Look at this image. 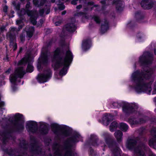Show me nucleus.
<instances>
[{
    "mask_svg": "<svg viewBox=\"0 0 156 156\" xmlns=\"http://www.w3.org/2000/svg\"><path fill=\"white\" fill-rule=\"evenodd\" d=\"M39 1L38 0H33V3L35 5H37V7H39V4L38 3Z\"/></svg>",
    "mask_w": 156,
    "mask_h": 156,
    "instance_id": "ea45409f",
    "label": "nucleus"
},
{
    "mask_svg": "<svg viewBox=\"0 0 156 156\" xmlns=\"http://www.w3.org/2000/svg\"><path fill=\"white\" fill-rule=\"evenodd\" d=\"M33 62H31L30 63L28 64L27 68L25 71L26 73H31L34 70V67L32 65Z\"/></svg>",
    "mask_w": 156,
    "mask_h": 156,
    "instance_id": "aec40b11",
    "label": "nucleus"
},
{
    "mask_svg": "<svg viewBox=\"0 0 156 156\" xmlns=\"http://www.w3.org/2000/svg\"><path fill=\"white\" fill-rule=\"evenodd\" d=\"M152 94H156V87L154 89V90L152 92Z\"/></svg>",
    "mask_w": 156,
    "mask_h": 156,
    "instance_id": "13d9d810",
    "label": "nucleus"
},
{
    "mask_svg": "<svg viewBox=\"0 0 156 156\" xmlns=\"http://www.w3.org/2000/svg\"><path fill=\"white\" fill-rule=\"evenodd\" d=\"M81 7H82L81 5H79L76 6V8L77 9H79L81 8Z\"/></svg>",
    "mask_w": 156,
    "mask_h": 156,
    "instance_id": "e2e57ef3",
    "label": "nucleus"
},
{
    "mask_svg": "<svg viewBox=\"0 0 156 156\" xmlns=\"http://www.w3.org/2000/svg\"><path fill=\"white\" fill-rule=\"evenodd\" d=\"M11 71V69L10 68H9L5 72V73L7 74H9L10 73Z\"/></svg>",
    "mask_w": 156,
    "mask_h": 156,
    "instance_id": "37998d69",
    "label": "nucleus"
},
{
    "mask_svg": "<svg viewBox=\"0 0 156 156\" xmlns=\"http://www.w3.org/2000/svg\"><path fill=\"white\" fill-rule=\"evenodd\" d=\"M93 2H89L88 3V5H93Z\"/></svg>",
    "mask_w": 156,
    "mask_h": 156,
    "instance_id": "338daca9",
    "label": "nucleus"
},
{
    "mask_svg": "<svg viewBox=\"0 0 156 156\" xmlns=\"http://www.w3.org/2000/svg\"><path fill=\"white\" fill-rule=\"evenodd\" d=\"M155 2H154L151 0H144L141 2L142 7L144 9H151L153 6V5L155 4Z\"/></svg>",
    "mask_w": 156,
    "mask_h": 156,
    "instance_id": "1a4fd4ad",
    "label": "nucleus"
},
{
    "mask_svg": "<svg viewBox=\"0 0 156 156\" xmlns=\"http://www.w3.org/2000/svg\"><path fill=\"white\" fill-rule=\"evenodd\" d=\"M145 118H146L144 117L143 119L142 120H140L139 121H137L136 119H130L129 120V122L131 125L143 123L145 122V120H144V119H145Z\"/></svg>",
    "mask_w": 156,
    "mask_h": 156,
    "instance_id": "a211bd4d",
    "label": "nucleus"
},
{
    "mask_svg": "<svg viewBox=\"0 0 156 156\" xmlns=\"http://www.w3.org/2000/svg\"><path fill=\"white\" fill-rule=\"evenodd\" d=\"M113 117L110 115L106 114L104 115L102 118V120L100 121V122L103 124L104 126H107L112 119Z\"/></svg>",
    "mask_w": 156,
    "mask_h": 156,
    "instance_id": "9b49d317",
    "label": "nucleus"
},
{
    "mask_svg": "<svg viewBox=\"0 0 156 156\" xmlns=\"http://www.w3.org/2000/svg\"><path fill=\"white\" fill-rule=\"evenodd\" d=\"M27 15L28 16L30 17L35 14L34 11L33 10L27 9Z\"/></svg>",
    "mask_w": 156,
    "mask_h": 156,
    "instance_id": "7c9ffc66",
    "label": "nucleus"
},
{
    "mask_svg": "<svg viewBox=\"0 0 156 156\" xmlns=\"http://www.w3.org/2000/svg\"><path fill=\"white\" fill-rule=\"evenodd\" d=\"M49 79V76L47 75L41 74L40 75V83L47 82Z\"/></svg>",
    "mask_w": 156,
    "mask_h": 156,
    "instance_id": "4be33fe9",
    "label": "nucleus"
},
{
    "mask_svg": "<svg viewBox=\"0 0 156 156\" xmlns=\"http://www.w3.org/2000/svg\"><path fill=\"white\" fill-rule=\"evenodd\" d=\"M5 27L3 26L1 27L0 28V30L1 32H2L4 31V30H5Z\"/></svg>",
    "mask_w": 156,
    "mask_h": 156,
    "instance_id": "6e6d98bb",
    "label": "nucleus"
},
{
    "mask_svg": "<svg viewBox=\"0 0 156 156\" xmlns=\"http://www.w3.org/2000/svg\"><path fill=\"white\" fill-rule=\"evenodd\" d=\"M8 7L5 5L3 8V11L5 12H6L7 11Z\"/></svg>",
    "mask_w": 156,
    "mask_h": 156,
    "instance_id": "c03bdc74",
    "label": "nucleus"
},
{
    "mask_svg": "<svg viewBox=\"0 0 156 156\" xmlns=\"http://www.w3.org/2000/svg\"><path fill=\"white\" fill-rule=\"evenodd\" d=\"M120 129L124 132L126 131L128 129V127H121Z\"/></svg>",
    "mask_w": 156,
    "mask_h": 156,
    "instance_id": "603ef678",
    "label": "nucleus"
},
{
    "mask_svg": "<svg viewBox=\"0 0 156 156\" xmlns=\"http://www.w3.org/2000/svg\"><path fill=\"white\" fill-rule=\"evenodd\" d=\"M94 19L96 23H100V20L98 17L97 16H95L94 17Z\"/></svg>",
    "mask_w": 156,
    "mask_h": 156,
    "instance_id": "4c0bfd02",
    "label": "nucleus"
},
{
    "mask_svg": "<svg viewBox=\"0 0 156 156\" xmlns=\"http://www.w3.org/2000/svg\"><path fill=\"white\" fill-rule=\"evenodd\" d=\"M10 13L12 14V15H13V14H14V12L13 10H11L10 11Z\"/></svg>",
    "mask_w": 156,
    "mask_h": 156,
    "instance_id": "69168bd1",
    "label": "nucleus"
},
{
    "mask_svg": "<svg viewBox=\"0 0 156 156\" xmlns=\"http://www.w3.org/2000/svg\"><path fill=\"white\" fill-rule=\"evenodd\" d=\"M23 27V25H20L18 27V29L20 30L22 29Z\"/></svg>",
    "mask_w": 156,
    "mask_h": 156,
    "instance_id": "bf43d9fd",
    "label": "nucleus"
},
{
    "mask_svg": "<svg viewBox=\"0 0 156 156\" xmlns=\"http://www.w3.org/2000/svg\"><path fill=\"white\" fill-rule=\"evenodd\" d=\"M32 8L31 6H30V2L27 1L25 9H29Z\"/></svg>",
    "mask_w": 156,
    "mask_h": 156,
    "instance_id": "72a5a7b5",
    "label": "nucleus"
},
{
    "mask_svg": "<svg viewBox=\"0 0 156 156\" xmlns=\"http://www.w3.org/2000/svg\"><path fill=\"white\" fill-rule=\"evenodd\" d=\"M14 85L12 86V89L13 91H15L17 89V87L16 86L17 85V81H16L15 84H13Z\"/></svg>",
    "mask_w": 156,
    "mask_h": 156,
    "instance_id": "a19ab883",
    "label": "nucleus"
},
{
    "mask_svg": "<svg viewBox=\"0 0 156 156\" xmlns=\"http://www.w3.org/2000/svg\"><path fill=\"white\" fill-rule=\"evenodd\" d=\"M13 133L12 129H10L0 131V136L2 138V141L3 144L5 145L10 138L12 137Z\"/></svg>",
    "mask_w": 156,
    "mask_h": 156,
    "instance_id": "39448f33",
    "label": "nucleus"
},
{
    "mask_svg": "<svg viewBox=\"0 0 156 156\" xmlns=\"http://www.w3.org/2000/svg\"><path fill=\"white\" fill-rule=\"evenodd\" d=\"M23 50V48L22 47H21L20 48L19 50L17 52V56H18L22 52Z\"/></svg>",
    "mask_w": 156,
    "mask_h": 156,
    "instance_id": "8fccbe9b",
    "label": "nucleus"
},
{
    "mask_svg": "<svg viewBox=\"0 0 156 156\" xmlns=\"http://www.w3.org/2000/svg\"><path fill=\"white\" fill-rule=\"evenodd\" d=\"M33 62L31 55L30 54H28L27 55L25 56L19 61L18 62L17 65L18 66L25 65L27 63L28 64L29 63H30Z\"/></svg>",
    "mask_w": 156,
    "mask_h": 156,
    "instance_id": "6e6552de",
    "label": "nucleus"
},
{
    "mask_svg": "<svg viewBox=\"0 0 156 156\" xmlns=\"http://www.w3.org/2000/svg\"><path fill=\"white\" fill-rule=\"evenodd\" d=\"M17 48V45L16 43H15L13 46V51H15Z\"/></svg>",
    "mask_w": 156,
    "mask_h": 156,
    "instance_id": "a18cd8bd",
    "label": "nucleus"
},
{
    "mask_svg": "<svg viewBox=\"0 0 156 156\" xmlns=\"http://www.w3.org/2000/svg\"><path fill=\"white\" fill-rule=\"evenodd\" d=\"M59 52L58 48H57L54 52V58L53 59L52 66L54 69H57L62 66L63 68L60 71V74L65 75L67 73V68L71 63L73 58V55L71 52L69 50L67 51L66 57L63 58H58L56 57Z\"/></svg>",
    "mask_w": 156,
    "mask_h": 156,
    "instance_id": "f03ea898",
    "label": "nucleus"
},
{
    "mask_svg": "<svg viewBox=\"0 0 156 156\" xmlns=\"http://www.w3.org/2000/svg\"><path fill=\"white\" fill-rule=\"evenodd\" d=\"M115 127H110V130L112 132H113L114 131Z\"/></svg>",
    "mask_w": 156,
    "mask_h": 156,
    "instance_id": "052dcab7",
    "label": "nucleus"
},
{
    "mask_svg": "<svg viewBox=\"0 0 156 156\" xmlns=\"http://www.w3.org/2000/svg\"><path fill=\"white\" fill-rule=\"evenodd\" d=\"M39 0L40 6H43L44 9V10L43 9L40 10V16H43L44 12L46 14H48L50 12V7L51 6L50 2L47 0Z\"/></svg>",
    "mask_w": 156,
    "mask_h": 156,
    "instance_id": "423d86ee",
    "label": "nucleus"
},
{
    "mask_svg": "<svg viewBox=\"0 0 156 156\" xmlns=\"http://www.w3.org/2000/svg\"><path fill=\"white\" fill-rule=\"evenodd\" d=\"M30 139L31 141H33L34 142H36L37 143L36 139L34 136H30Z\"/></svg>",
    "mask_w": 156,
    "mask_h": 156,
    "instance_id": "58836bf2",
    "label": "nucleus"
},
{
    "mask_svg": "<svg viewBox=\"0 0 156 156\" xmlns=\"http://www.w3.org/2000/svg\"><path fill=\"white\" fill-rule=\"evenodd\" d=\"M29 133L34 134L36 133L38 130L39 127H26Z\"/></svg>",
    "mask_w": 156,
    "mask_h": 156,
    "instance_id": "5701e85b",
    "label": "nucleus"
},
{
    "mask_svg": "<svg viewBox=\"0 0 156 156\" xmlns=\"http://www.w3.org/2000/svg\"><path fill=\"white\" fill-rule=\"evenodd\" d=\"M55 151L54 156H62L63 151H61V147L58 145H57L54 148Z\"/></svg>",
    "mask_w": 156,
    "mask_h": 156,
    "instance_id": "dca6fc26",
    "label": "nucleus"
},
{
    "mask_svg": "<svg viewBox=\"0 0 156 156\" xmlns=\"http://www.w3.org/2000/svg\"><path fill=\"white\" fill-rule=\"evenodd\" d=\"M149 145L151 147L156 150V140L153 138L150 139L149 142Z\"/></svg>",
    "mask_w": 156,
    "mask_h": 156,
    "instance_id": "393cba45",
    "label": "nucleus"
},
{
    "mask_svg": "<svg viewBox=\"0 0 156 156\" xmlns=\"http://www.w3.org/2000/svg\"><path fill=\"white\" fill-rule=\"evenodd\" d=\"M27 9H26L24 8H22L20 10V12L18 13L19 16L20 18H21L23 16L27 14Z\"/></svg>",
    "mask_w": 156,
    "mask_h": 156,
    "instance_id": "cd10ccee",
    "label": "nucleus"
},
{
    "mask_svg": "<svg viewBox=\"0 0 156 156\" xmlns=\"http://www.w3.org/2000/svg\"><path fill=\"white\" fill-rule=\"evenodd\" d=\"M146 147L144 144L137 147L134 150V154L136 156H146L145 152Z\"/></svg>",
    "mask_w": 156,
    "mask_h": 156,
    "instance_id": "0eeeda50",
    "label": "nucleus"
},
{
    "mask_svg": "<svg viewBox=\"0 0 156 156\" xmlns=\"http://www.w3.org/2000/svg\"><path fill=\"white\" fill-rule=\"evenodd\" d=\"M37 69L38 71H39V58L37 59Z\"/></svg>",
    "mask_w": 156,
    "mask_h": 156,
    "instance_id": "09e8293b",
    "label": "nucleus"
},
{
    "mask_svg": "<svg viewBox=\"0 0 156 156\" xmlns=\"http://www.w3.org/2000/svg\"><path fill=\"white\" fill-rule=\"evenodd\" d=\"M36 80H37V82L38 83H39V73H38L37 74V75L36 77Z\"/></svg>",
    "mask_w": 156,
    "mask_h": 156,
    "instance_id": "4d7b16f0",
    "label": "nucleus"
},
{
    "mask_svg": "<svg viewBox=\"0 0 156 156\" xmlns=\"http://www.w3.org/2000/svg\"><path fill=\"white\" fill-rule=\"evenodd\" d=\"M9 38L10 43L11 44L13 45L14 44V41L16 38V35L12 34L10 33L9 35Z\"/></svg>",
    "mask_w": 156,
    "mask_h": 156,
    "instance_id": "a878e982",
    "label": "nucleus"
},
{
    "mask_svg": "<svg viewBox=\"0 0 156 156\" xmlns=\"http://www.w3.org/2000/svg\"><path fill=\"white\" fill-rule=\"evenodd\" d=\"M26 74L23 67H18L15 69L14 74H11L9 76V80L12 84H15L17 78L22 79Z\"/></svg>",
    "mask_w": 156,
    "mask_h": 156,
    "instance_id": "20e7f679",
    "label": "nucleus"
},
{
    "mask_svg": "<svg viewBox=\"0 0 156 156\" xmlns=\"http://www.w3.org/2000/svg\"><path fill=\"white\" fill-rule=\"evenodd\" d=\"M76 27L74 25V23H69L67 24L64 28L65 30L70 32H74L76 30Z\"/></svg>",
    "mask_w": 156,
    "mask_h": 156,
    "instance_id": "ddd939ff",
    "label": "nucleus"
},
{
    "mask_svg": "<svg viewBox=\"0 0 156 156\" xmlns=\"http://www.w3.org/2000/svg\"><path fill=\"white\" fill-rule=\"evenodd\" d=\"M60 23L59 22H56L55 23V25L56 26H58L59 25Z\"/></svg>",
    "mask_w": 156,
    "mask_h": 156,
    "instance_id": "680f3d73",
    "label": "nucleus"
},
{
    "mask_svg": "<svg viewBox=\"0 0 156 156\" xmlns=\"http://www.w3.org/2000/svg\"><path fill=\"white\" fill-rule=\"evenodd\" d=\"M117 122L115 121H114L112 122L110 127H117Z\"/></svg>",
    "mask_w": 156,
    "mask_h": 156,
    "instance_id": "e433bc0d",
    "label": "nucleus"
},
{
    "mask_svg": "<svg viewBox=\"0 0 156 156\" xmlns=\"http://www.w3.org/2000/svg\"><path fill=\"white\" fill-rule=\"evenodd\" d=\"M20 20H18L16 21V24L18 25L20 24L23 22L22 20H23V19L22 18H20Z\"/></svg>",
    "mask_w": 156,
    "mask_h": 156,
    "instance_id": "79ce46f5",
    "label": "nucleus"
},
{
    "mask_svg": "<svg viewBox=\"0 0 156 156\" xmlns=\"http://www.w3.org/2000/svg\"><path fill=\"white\" fill-rule=\"evenodd\" d=\"M5 105V102L3 101H1L0 102V108L4 106Z\"/></svg>",
    "mask_w": 156,
    "mask_h": 156,
    "instance_id": "49530a36",
    "label": "nucleus"
},
{
    "mask_svg": "<svg viewBox=\"0 0 156 156\" xmlns=\"http://www.w3.org/2000/svg\"><path fill=\"white\" fill-rule=\"evenodd\" d=\"M44 20H41V21H40V23H41L42 24L43 23V22H44Z\"/></svg>",
    "mask_w": 156,
    "mask_h": 156,
    "instance_id": "774afa93",
    "label": "nucleus"
},
{
    "mask_svg": "<svg viewBox=\"0 0 156 156\" xmlns=\"http://www.w3.org/2000/svg\"><path fill=\"white\" fill-rule=\"evenodd\" d=\"M25 119L22 114L16 113L12 117L0 120V125L1 127H25Z\"/></svg>",
    "mask_w": 156,
    "mask_h": 156,
    "instance_id": "7ed1b4c3",
    "label": "nucleus"
},
{
    "mask_svg": "<svg viewBox=\"0 0 156 156\" xmlns=\"http://www.w3.org/2000/svg\"><path fill=\"white\" fill-rule=\"evenodd\" d=\"M3 60H6L7 62L9 61V55L7 54L6 55V57L5 58H3Z\"/></svg>",
    "mask_w": 156,
    "mask_h": 156,
    "instance_id": "de8ad7c7",
    "label": "nucleus"
},
{
    "mask_svg": "<svg viewBox=\"0 0 156 156\" xmlns=\"http://www.w3.org/2000/svg\"><path fill=\"white\" fill-rule=\"evenodd\" d=\"M12 5L15 7V10L16 11H19L20 9V4L18 3L16 4L14 1L12 2Z\"/></svg>",
    "mask_w": 156,
    "mask_h": 156,
    "instance_id": "c85d7f7f",
    "label": "nucleus"
},
{
    "mask_svg": "<svg viewBox=\"0 0 156 156\" xmlns=\"http://www.w3.org/2000/svg\"><path fill=\"white\" fill-rule=\"evenodd\" d=\"M149 155V156H156V154L151 151L150 152Z\"/></svg>",
    "mask_w": 156,
    "mask_h": 156,
    "instance_id": "5fc2aeb1",
    "label": "nucleus"
},
{
    "mask_svg": "<svg viewBox=\"0 0 156 156\" xmlns=\"http://www.w3.org/2000/svg\"><path fill=\"white\" fill-rule=\"evenodd\" d=\"M152 136L154 138H156V129L154 128L151 131Z\"/></svg>",
    "mask_w": 156,
    "mask_h": 156,
    "instance_id": "473e14b6",
    "label": "nucleus"
},
{
    "mask_svg": "<svg viewBox=\"0 0 156 156\" xmlns=\"http://www.w3.org/2000/svg\"><path fill=\"white\" fill-rule=\"evenodd\" d=\"M29 150L31 153H37L38 155L39 154V145L36 142L31 143L30 144Z\"/></svg>",
    "mask_w": 156,
    "mask_h": 156,
    "instance_id": "9d476101",
    "label": "nucleus"
},
{
    "mask_svg": "<svg viewBox=\"0 0 156 156\" xmlns=\"http://www.w3.org/2000/svg\"><path fill=\"white\" fill-rule=\"evenodd\" d=\"M147 70L146 71L145 73L144 74V79L140 77L138 71H137L133 73L131 76V80L134 82L136 84L134 87L135 90L138 93L145 92L148 94H151V84H145L144 83V79L148 78V77L150 76L153 73V71L150 68H147Z\"/></svg>",
    "mask_w": 156,
    "mask_h": 156,
    "instance_id": "f257e3e1",
    "label": "nucleus"
},
{
    "mask_svg": "<svg viewBox=\"0 0 156 156\" xmlns=\"http://www.w3.org/2000/svg\"><path fill=\"white\" fill-rule=\"evenodd\" d=\"M19 146L21 148L27 151L28 149V143L25 139H23L20 141Z\"/></svg>",
    "mask_w": 156,
    "mask_h": 156,
    "instance_id": "2eb2a0df",
    "label": "nucleus"
},
{
    "mask_svg": "<svg viewBox=\"0 0 156 156\" xmlns=\"http://www.w3.org/2000/svg\"><path fill=\"white\" fill-rule=\"evenodd\" d=\"M91 41L90 40H86L83 41L82 48L84 51L88 49L90 46Z\"/></svg>",
    "mask_w": 156,
    "mask_h": 156,
    "instance_id": "4468645a",
    "label": "nucleus"
},
{
    "mask_svg": "<svg viewBox=\"0 0 156 156\" xmlns=\"http://www.w3.org/2000/svg\"><path fill=\"white\" fill-rule=\"evenodd\" d=\"M51 127H67L66 126L63 125H59L58 124L53 122L51 124Z\"/></svg>",
    "mask_w": 156,
    "mask_h": 156,
    "instance_id": "2f4dec72",
    "label": "nucleus"
},
{
    "mask_svg": "<svg viewBox=\"0 0 156 156\" xmlns=\"http://www.w3.org/2000/svg\"><path fill=\"white\" fill-rule=\"evenodd\" d=\"M64 156H72V153L71 151L67 150L65 153Z\"/></svg>",
    "mask_w": 156,
    "mask_h": 156,
    "instance_id": "f704fd0d",
    "label": "nucleus"
},
{
    "mask_svg": "<svg viewBox=\"0 0 156 156\" xmlns=\"http://www.w3.org/2000/svg\"><path fill=\"white\" fill-rule=\"evenodd\" d=\"M115 136L118 141H121L122 139V134L120 131H117L115 133Z\"/></svg>",
    "mask_w": 156,
    "mask_h": 156,
    "instance_id": "b1692460",
    "label": "nucleus"
},
{
    "mask_svg": "<svg viewBox=\"0 0 156 156\" xmlns=\"http://www.w3.org/2000/svg\"><path fill=\"white\" fill-rule=\"evenodd\" d=\"M66 11H64L62 13V15H64L66 14Z\"/></svg>",
    "mask_w": 156,
    "mask_h": 156,
    "instance_id": "0e129e2a",
    "label": "nucleus"
},
{
    "mask_svg": "<svg viewBox=\"0 0 156 156\" xmlns=\"http://www.w3.org/2000/svg\"><path fill=\"white\" fill-rule=\"evenodd\" d=\"M108 28V23L107 22L104 25H102L101 27V32L104 33Z\"/></svg>",
    "mask_w": 156,
    "mask_h": 156,
    "instance_id": "bb28decb",
    "label": "nucleus"
},
{
    "mask_svg": "<svg viewBox=\"0 0 156 156\" xmlns=\"http://www.w3.org/2000/svg\"><path fill=\"white\" fill-rule=\"evenodd\" d=\"M25 127H38V123L35 121L29 120L25 122Z\"/></svg>",
    "mask_w": 156,
    "mask_h": 156,
    "instance_id": "f3484780",
    "label": "nucleus"
},
{
    "mask_svg": "<svg viewBox=\"0 0 156 156\" xmlns=\"http://www.w3.org/2000/svg\"><path fill=\"white\" fill-rule=\"evenodd\" d=\"M120 127H127V126L125 123H121L120 124Z\"/></svg>",
    "mask_w": 156,
    "mask_h": 156,
    "instance_id": "3c124183",
    "label": "nucleus"
},
{
    "mask_svg": "<svg viewBox=\"0 0 156 156\" xmlns=\"http://www.w3.org/2000/svg\"><path fill=\"white\" fill-rule=\"evenodd\" d=\"M34 30V27H31L29 28L28 31H26L27 36L29 38L32 37Z\"/></svg>",
    "mask_w": 156,
    "mask_h": 156,
    "instance_id": "412c9836",
    "label": "nucleus"
},
{
    "mask_svg": "<svg viewBox=\"0 0 156 156\" xmlns=\"http://www.w3.org/2000/svg\"><path fill=\"white\" fill-rule=\"evenodd\" d=\"M36 20L37 18L35 16V14L30 17V21L34 25H36L37 23Z\"/></svg>",
    "mask_w": 156,
    "mask_h": 156,
    "instance_id": "c756f323",
    "label": "nucleus"
},
{
    "mask_svg": "<svg viewBox=\"0 0 156 156\" xmlns=\"http://www.w3.org/2000/svg\"><path fill=\"white\" fill-rule=\"evenodd\" d=\"M69 0H62L64 1V2H66ZM62 0H58L56 2V3L58 5V9L60 10H62L65 9V6L63 4V2H62ZM78 0H73L71 3L72 4L76 5L77 4V1Z\"/></svg>",
    "mask_w": 156,
    "mask_h": 156,
    "instance_id": "f8f14e48",
    "label": "nucleus"
},
{
    "mask_svg": "<svg viewBox=\"0 0 156 156\" xmlns=\"http://www.w3.org/2000/svg\"><path fill=\"white\" fill-rule=\"evenodd\" d=\"M144 59L145 57L144 56H143L140 57L139 58L140 61L141 62H142L143 60H144Z\"/></svg>",
    "mask_w": 156,
    "mask_h": 156,
    "instance_id": "864d4df0",
    "label": "nucleus"
},
{
    "mask_svg": "<svg viewBox=\"0 0 156 156\" xmlns=\"http://www.w3.org/2000/svg\"><path fill=\"white\" fill-rule=\"evenodd\" d=\"M136 141L133 139H128L126 143L127 148L131 149L136 144Z\"/></svg>",
    "mask_w": 156,
    "mask_h": 156,
    "instance_id": "6ab92c4d",
    "label": "nucleus"
},
{
    "mask_svg": "<svg viewBox=\"0 0 156 156\" xmlns=\"http://www.w3.org/2000/svg\"><path fill=\"white\" fill-rule=\"evenodd\" d=\"M20 38L21 41H24L25 40V35L23 34H21L20 36Z\"/></svg>",
    "mask_w": 156,
    "mask_h": 156,
    "instance_id": "c9c22d12",
    "label": "nucleus"
}]
</instances>
